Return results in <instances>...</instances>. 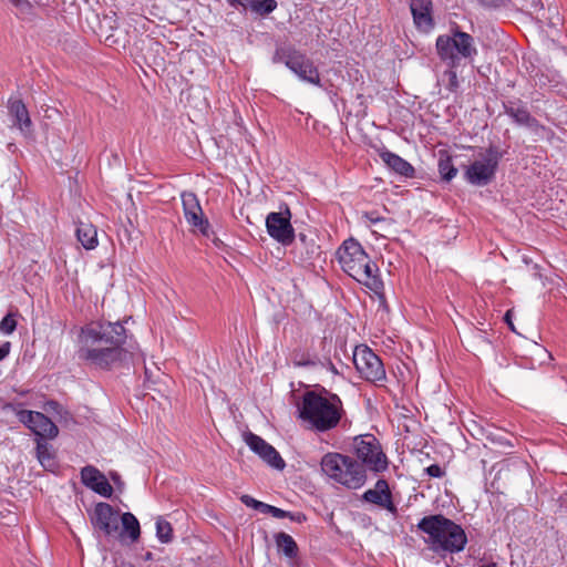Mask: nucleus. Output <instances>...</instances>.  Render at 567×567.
<instances>
[{
    "label": "nucleus",
    "mask_w": 567,
    "mask_h": 567,
    "mask_svg": "<svg viewBox=\"0 0 567 567\" xmlns=\"http://www.w3.org/2000/svg\"><path fill=\"white\" fill-rule=\"evenodd\" d=\"M120 522L123 527L121 533H117L120 538L122 540L128 538L131 543L137 542L141 535V527L137 518L132 513L126 512L122 514Z\"/></svg>",
    "instance_id": "obj_22"
},
{
    "label": "nucleus",
    "mask_w": 567,
    "mask_h": 567,
    "mask_svg": "<svg viewBox=\"0 0 567 567\" xmlns=\"http://www.w3.org/2000/svg\"><path fill=\"white\" fill-rule=\"evenodd\" d=\"M121 322L93 321L81 329L79 358L90 364L106 369L120 359L125 340Z\"/></svg>",
    "instance_id": "obj_1"
},
{
    "label": "nucleus",
    "mask_w": 567,
    "mask_h": 567,
    "mask_svg": "<svg viewBox=\"0 0 567 567\" xmlns=\"http://www.w3.org/2000/svg\"><path fill=\"white\" fill-rule=\"evenodd\" d=\"M81 482L103 497H111L113 494V487L107 478L95 466L86 465L81 470Z\"/></svg>",
    "instance_id": "obj_17"
},
{
    "label": "nucleus",
    "mask_w": 567,
    "mask_h": 567,
    "mask_svg": "<svg viewBox=\"0 0 567 567\" xmlns=\"http://www.w3.org/2000/svg\"><path fill=\"white\" fill-rule=\"evenodd\" d=\"M272 60L285 63L301 81L316 85L320 83L319 72L313 63L305 54L290 47L278 48Z\"/></svg>",
    "instance_id": "obj_7"
},
{
    "label": "nucleus",
    "mask_w": 567,
    "mask_h": 567,
    "mask_svg": "<svg viewBox=\"0 0 567 567\" xmlns=\"http://www.w3.org/2000/svg\"><path fill=\"white\" fill-rule=\"evenodd\" d=\"M512 315H513V310L512 309L507 310L504 319H505L506 323L508 324V327L511 328V330L515 331V327L512 321Z\"/></svg>",
    "instance_id": "obj_39"
},
{
    "label": "nucleus",
    "mask_w": 567,
    "mask_h": 567,
    "mask_svg": "<svg viewBox=\"0 0 567 567\" xmlns=\"http://www.w3.org/2000/svg\"><path fill=\"white\" fill-rule=\"evenodd\" d=\"M379 155L389 168L401 176L412 177L414 175L413 166L398 154L384 150Z\"/></svg>",
    "instance_id": "obj_20"
},
{
    "label": "nucleus",
    "mask_w": 567,
    "mask_h": 567,
    "mask_svg": "<svg viewBox=\"0 0 567 567\" xmlns=\"http://www.w3.org/2000/svg\"><path fill=\"white\" fill-rule=\"evenodd\" d=\"M277 7L278 3L276 0H252L249 12L255 16L264 17L275 11Z\"/></svg>",
    "instance_id": "obj_26"
},
{
    "label": "nucleus",
    "mask_w": 567,
    "mask_h": 567,
    "mask_svg": "<svg viewBox=\"0 0 567 567\" xmlns=\"http://www.w3.org/2000/svg\"><path fill=\"white\" fill-rule=\"evenodd\" d=\"M439 172L442 178L446 182L452 181L457 174V169L454 167L452 159L450 157L440 158Z\"/></svg>",
    "instance_id": "obj_28"
},
{
    "label": "nucleus",
    "mask_w": 567,
    "mask_h": 567,
    "mask_svg": "<svg viewBox=\"0 0 567 567\" xmlns=\"http://www.w3.org/2000/svg\"><path fill=\"white\" fill-rule=\"evenodd\" d=\"M320 466L324 475L350 489L361 488L368 478L367 470L360 462L340 453H327Z\"/></svg>",
    "instance_id": "obj_5"
},
{
    "label": "nucleus",
    "mask_w": 567,
    "mask_h": 567,
    "mask_svg": "<svg viewBox=\"0 0 567 567\" xmlns=\"http://www.w3.org/2000/svg\"><path fill=\"white\" fill-rule=\"evenodd\" d=\"M288 518L293 522H297V523H302L306 520V516L302 513H291L290 512V516H288Z\"/></svg>",
    "instance_id": "obj_37"
},
{
    "label": "nucleus",
    "mask_w": 567,
    "mask_h": 567,
    "mask_svg": "<svg viewBox=\"0 0 567 567\" xmlns=\"http://www.w3.org/2000/svg\"><path fill=\"white\" fill-rule=\"evenodd\" d=\"M76 237L87 250L97 246V230L92 224L80 223L76 228Z\"/></svg>",
    "instance_id": "obj_23"
},
{
    "label": "nucleus",
    "mask_w": 567,
    "mask_h": 567,
    "mask_svg": "<svg viewBox=\"0 0 567 567\" xmlns=\"http://www.w3.org/2000/svg\"><path fill=\"white\" fill-rule=\"evenodd\" d=\"M11 349V343L9 341L4 342L0 346V361L9 355Z\"/></svg>",
    "instance_id": "obj_36"
},
{
    "label": "nucleus",
    "mask_w": 567,
    "mask_h": 567,
    "mask_svg": "<svg viewBox=\"0 0 567 567\" xmlns=\"http://www.w3.org/2000/svg\"><path fill=\"white\" fill-rule=\"evenodd\" d=\"M361 498L363 502L377 505L388 511L393 516H396L398 514V508L394 504L389 483L383 478L378 480L372 488L367 489L362 494Z\"/></svg>",
    "instance_id": "obj_16"
},
{
    "label": "nucleus",
    "mask_w": 567,
    "mask_h": 567,
    "mask_svg": "<svg viewBox=\"0 0 567 567\" xmlns=\"http://www.w3.org/2000/svg\"><path fill=\"white\" fill-rule=\"evenodd\" d=\"M453 35L461 37V35H468V34L466 32H463V31H456V32H454Z\"/></svg>",
    "instance_id": "obj_43"
},
{
    "label": "nucleus",
    "mask_w": 567,
    "mask_h": 567,
    "mask_svg": "<svg viewBox=\"0 0 567 567\" xmlns=\"http://www.w3.org/2000/svg\"><path fill=\"white\" fill-rule=\"evenodd\" d=\"M290 219L291 213L288 207L285 212H271L266 217L268 235L284 246L290 245L295 239V230Z\"/></svg>",
    "instance_id": "obj_12"
},
{
    "label": "nucleus",
    "mask_w": 567,
    "mask_h": 567,
    "mask_svg": "<svg viewBox=\"0 0 567 567\" xmlns=\"http://www.w3.org/2000/svg\"><path fill=\"white\" fill-rule=\"evenodd\" d=\"M8 109L13 117L14 125L22 134L30 135L32 133V122L24 103L18 99L9 100Z\"/></svg>",
    "instance_id": "obj_19"
},
{
    "label": "nucleus",
    "mask_w": 567,
    "mask_h": 567,
    "mask_svg": "<svg viewBox=\"0 0 567 567\" xmlns=\"http://www.w3.org/2000/svg\"><path fill=\"white\" fill-rule=\"evenodd\" d=\"M417 528L427 535L425 543L436 553H460L467 543L464 529L441 514L423 517Z\"/></svg>",
    "instance_id": "obj_4"
},
{
    "label": "nucleus",
    "mask_w": 567,
    "mask_h": 567,
    "mask_svg": "<svg viewBox=\"0 0 567 567\" xmlns=\"http://www.w3.org/2000/svg\"><path fill=\"white\" fill-rule=\"evenodd\" d=\"M473 38H437L436 48L442 60L447 61L451 69L444 73L447 78L446 87L455 92L458 87L457 74L454 70L462 59L471 58L476 53L472 43Z\"/></svg>",
    "instance_id": "obj_6"
},
{
    "label": "nucleus",
    "mask_w": 567,
    "mask_h": 567,
    "mask_svg": "<svg viewBox=\"0 0 567 567\" xmlns=\"http://www.w3.org/2000/svg\"><path fill=\"white\" fill-rule=\"evenodd\" d=\"M298 365H315V361H299L297 362Z\"/></svg>",
    "instance_id": "obj_42"
},
{
    "label": "nucleus",
    "mask_w": 567,
    "mask_h": 567,
    "mask_svg": "<svg viewBox=\"0 0 567 567\" xmlns=\"http://www.w3.org/2000/svg\"><path fill=\"white\" fill-rule=\"evenodd\" d=\"M353 451L364 467L375 473L384 472L388 468V457L374 435L364 434L354 437Z\"/></svg>",
    "instance_id": "obj_8"
},
{
    "label": "nucleus",
    "mask_w": 567,
    "mask_h": 567,
    "mask_svg": "<svg viewBox=\"0 0 567 567\" xmlns=\"http://www.w3.org/2000/svg\"><path fill=\"white\" fill-rule=\"evenodd\" d=\"M353 363L360 375L370 381L385 379V370L380 358L367 346H358L353 351Z\"/></svg>",
    "instance_id": "obj_10"
},
{
    "label": "nucleus",
    "mask_w": 567,
    "mask_h": 567,
    "mask_svg": "<svg viewBox=\"0 0 567 567\" xmlns=\"http://www.w3.org/2000/svg\"><path fill=\"white\" fill-rule=\"evenodd\" d=\"M16 8L25 11L31 8V3L29 0H9Z\"/></svg>",
    "instance_id": "obj_34"
},
{
    "label": "nucleus",
    "mask_w": 567,
    "mask_h": 567,
    "mask_svg": "<svg viewBox=\"0 0 567 567\" xmlns=\"http://www.w3.org/2000/svg\"><path fill=\"white\" fill-rule=\"evenodd\" d=\"M425 472L431 477L440 478L444 475L443 468L439 464H432L425 468Z\"/></svg>",
    "instance_id": "obj_31"
},
{
    "label": "nucleus",
    "mask_w": 567,
    "mask_h": 567,
    "mask_svg": "<svg viewBox=\"0 0 567 567\" xmlns=\"http://www.w3.org/2000/svg\"><path fill=\"white\" fill-rule=\"evenodd\" d=\"M411 12L414 23L422 32H429L432 27V1L431 0H411Z\"/></svg>",
    "instance_id": "obj_18"
},
{
    "label": "nucleus",
    "mask_w": 567,
    "mask_h": 567,
    "mask_svg": "<svg viewBox=\"0 0 567 567\" xmlns=\"http://www.w3.org/2000/svg\"><path fill=\"white\" fill-rule=\"evenodd\" d=\"M481 567H497V566H496V564L493 563V564L483 565Z\"/></svg>",
    "instance_id": "obj_44"
},
{
    "label": "nucleus",
    "mask_w": 567,
    "mask_h": 567,
    "mask_svg": "<svg viewBox=\"0 0 567 567\" xmlns=\"http://www.w3.org/2000/svg\"><path fill=\"white\" fill-rule=\"evenodd\" d=\"M272 509V505L259 502L257 511L264 513V514H270Z\"/></svg>",
    "instance_id": "obj_38"
},
{
    "label": "nucleus",
    "mask_w": 567,
    "mask_h": 567,
    "mask_svg": "<svg viewBox=\"0 0 567 567\" xmlns=\"http://www.w3.org/2000/svg\"><path fill=\"white\" fill-rule=\"evenodd\" d=\"M173 528L171 524L163 519L157 518L156 520V536L161 543H169L172 540Z\"/></svg>",
    "instance_id": "obj_27"
},
{
    "label": "nucleus",
    "mask_w": 567,
    "mask_h": 567,
    "mask_svg": "<svg viewBox=\"0 0 567 567\" xmlns=\"http://www.w3.org/2000/svg\"><path fill=\"white\" fill-rule=\"evenodd\" d=\"M245 443L256 453L264 462L276 470H284L285 461L277 450L267 443L262 437L248 432L244 435Z\"/></svg>",
    "instance_id": "obj_15"
},
{
    "label": "nucleus",
    "mask_w": 567,
    "mask_h": 567,
    "mask_svg": "<svg viewBox=\"0 0 567 567\" xmlns=\"http://www.w3.org/2000/svg\"><path fill=\"white\" fill-rule=\"evenodd\" d=\"M93 527L105 536H114L118 533V512L107 503H97L91 514Z\"/></svg>",
    "instance_id": "obj_14"
},
{
    "label": "nucleus",
    "mask_w": 567,
    "mask_h": 567,
    "mask_svg": "<svg viewBox=\"0 0 567 567\" xmlns=\"http://www.w3.org/2000/svg\"><path fill=\"white\" fill-rule=\"evenodd\" d=\"M298 239H299V241H300V244L302 246H305L308 243H310V240L307 239V236L305 234H302V233L298 235Z\"/></svg>",
    "instance_id": "obj_41"
},
{
    "label": "nucleus",
    "mask_w": 567,
    "mask_h": 567,
    "mask_svg": "<svg viewBox=\"0 0 567 567\" xmlns=\"http://www.w3.org/2000/svg\"><path fill=\"white\" fill-rule=\"evenodd\" d=\"M502 155L496 147H488L480 158L475 159L465 171L468 183L475 186H485L495 176Z\"/></svg>",
    "instance_id": "obj_9"
},
{
    "label": "nucleus",
    "mask_w": 567,
    "mask_h": 567,
    "mask_svg": "<svg viewBox=\"0 0 567 567\" xmlns=\"http://www.w3.org/2000/svg\"><path fill=\"white\" fill-rule=\"evenodd\" d=\"M338 260L344 272L364 285L371 291L381 293L383 282L379 277V268L364 251L361 244L352 238L339 247Z\"/></svg>",
    "instance_id": "obj_3"
},
{
    "label": "nucleus",
    "mask_w": 567,
    "mask_h": 567,
    "mask_svg": "<svg viewBox=\"0 0 567 567\" xmlns=\"http://www.w3.org/2000/svg\"><path fill=\"white\" fill-rule=\"evenodd\" d=\"M365 216L373 224H375V223L381 220L380 217L374 216V213L367 214Z\"/></svg>",
    "instance_id": "obj_40"
},
{
    "label": "nucleus",
    "mask_w": 567,
    "mask_h": 567,
    "mask_svg": "<svg viewBox=\"0 0 567 567\" xmlns=\"http://www.w3.org/2000/svg\"><path fill=\"white\" fill-rule=\"evenodd\" d=\"M276 545L278 549L282 551L287 557L293 558L297 556L298 546L290 535L286 533H279L276 536Z\"/></svg>",
    "instance_id": "obj_25"
},
{
    "label": "nucleus",
    "mask_w": 567,
    "mask_h": 567,
    "mask_svg": "<svg viewBox=\"0 0 567 567\" xmlns=\"http://www.w3.org/2000/svg\"><path fill=\"white\" fill-rule=\"evenodd\" d=\"M12 410L18 420L40 437L39 440L54 439L58 435V426L43 413L21 409L20 404L12 405Z\"/></svg>",
    "instance_id": "obj_11"
},
{
    "label": "nucleus",
    "mask_w": 567,
    "mask_h": 567,
    "mask_svg": "<svg viewBox=\"0 0 567 567\" xmlns=\"http://www.w3.org/2000/svg\"><path fill=\"white\" fill-rule=\"evenodd\" d=\"M240 499H241V502H243L246 506H248V507H252V508H255V509H257L258 504H259V502H260V501L255 499V498H254V497H251L250 495H243V496L240 497Z\"/></svg>",
    "instance_id": "obj_33"
},
{
    "label": "nucleus",
    "mask_w": 567,
    "mask_h": 567,
    "mask_svg": "<svg viewBox=\"0 0 567 567\" xmlns=\"http://www.w3.org/2000/svg\"><path fill=\"white\" fill-rule=\"evenodd\" d=\"M302 247L306 250L305 260L311 259L319 250V247L313 243V240H310V243Z\"/></svg>",
    "instance_id": "obj_32"
},
{
    "label": "nucleus",
    "mask_w": 567,
    "mask_h": 567,
    "mask_svg": "<svg viewBox=\"0 0 567 567\" xmlns=\"http://www.w3.org/2000/svg\"><path fill=\"white\" fill-rule=\"evenodd\" d=\"M37 457L45 470L53 471L55 468L54 455L51 453L49 444L43 440H37Z\"/></svg>",
    "instance_id": "obj_24"
},
{
    "label": "nucleus",
    "mask_w": 567,
    "mask_h": 567,
    "mask_svg": "<svg viewBox=\"0 0 567 567\" xmlns=\"http://www.w3.org/2000/svg\"><path fill=\"white\" fill-rule=\"evenodd\" d=\"M181 197L186 221L203 236L209 237L212 233L210 224L204 216L197 196L192 192H184Z\"/></svg>",
    "instance_id": "obj_13"
},
{
    "label": "nucleus",
    "mask_w": 567,
    "mask_h": 567,
    "mask_svg": "<svg viewBox=\"0 0 567 567\" xmlns=\"http://www.w3.org/2000/svg\"><path fill=\"white\" fill-rule=\"evenodd\" d=\"M298 419L317 432L334 429L342 416L340 398L328 391H307L297 404Z\"/></svg>",
    "instance_id": "obj_2"
},
{
    "label": "nucleus",
    "mask_w": 567,
    "mask_h": 567,
    "mask_svg": "<svg viewBox=\"0 0 567 567\" xmlns=\"http://www.w3.org/2000/svg\"><path fill=\"white\" fill-rule=\"evenodd\" d=\"M505 113L511 116L518 125L537 130L540 127L538 121L530 115L525 106L509 104L505 106Z\"/></svg>",
    "instance_id": "obj_21"
},
{
    "label": "nucleus",
    "mask_w": 567,
    "mask_h": 567,
    "mask_svg": "<svg viewBox=\"0 0 567 567\" xmlns=\"http://www.w3.org/2000/svg\"><path fill=\"white\" fill-rule=\"evenodd\" d=\"M270 515L276 518H286V517L288 518V516H290V512L284 511L276 506H272Z\"/></svg>",
    "instance_id": "obj_35"
},
{
    "label": "nucleus",
    "mask_w": 567,
    "mask_h": 567,
    "mask_svg": "<svg viewBox=\"0 0 567 567\" xmlns=\"http://www.w3.org/2000/svg\"><path fill=\"white\" fill-rule=\"evenodd\" d=\"M252 0H228L230 7L241 12H249Z\"/></svg>",
    "instance_id": "obj_30"
},
{
    "label": "nucleus",
    "mask_w": 567,
    "mask_h": 567,
    "mask_svg": "<svg viewBox=\"0 0 567 567\" xmlns=\"http://www.w3.org/2000/svg\"><path fill=\"white\" fill-rule=\"evenodd\" d=\"M16 328H17V320H16V316L12 313H8L0 321V332L2 334L9 336V334L13 333Z\"/></svg>",
    "instance_id": "obj_29"
}]
</instances>
